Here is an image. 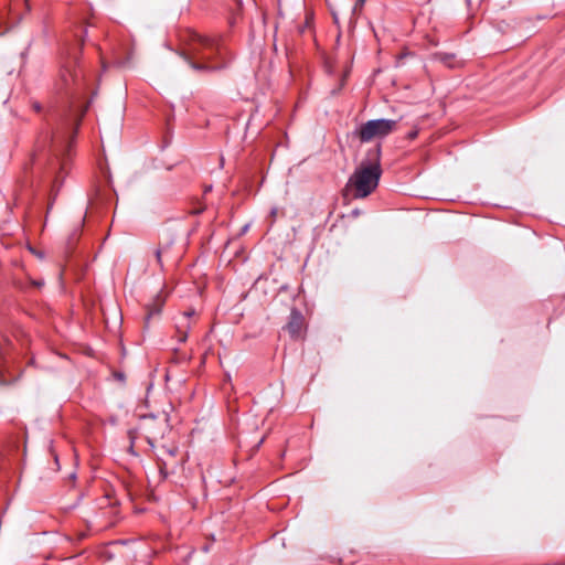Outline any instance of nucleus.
<instances>
[{"label": "nucleus", "instance_id": "5", "mask_svg": "<svg viewBox=\"0 0 565 565\" xmlns=\"http://www.w3.org/2000/svg\"><path fill=\"white\" fill-rule=\"evenodd\" d=\"M179 328H180V332H181V341H185L188 338V332H189L190 326H189V323H181Z\"/></svg>", "mask_w": 565, "mask_h": 565}, {"label": "nucleus", "instance_id": "3", "mask_svg": "<svg viewBox=\"0 0 565 565\" xmlns=\"http://www.w3.org/2000/svg\"><path fill=\"white\" fill-rule=\"evenodd\" d=\"M396 127V121L392 119H374L361 125L354 132L362 142H369L374 139H381L391 134Z\"/></svg>", "mask_w": 565, "mask_h": 565}, {"label": "nucleus", "instance_id": "7", "mask_svg": "<svg viewBox=\"0 0 565 565\" xmlns=\"http://www.w3.org/2000/svg\"><path fill=\"white\" fill-rule=\"evenodd\" d=\"M193 313H194L193 311L184 312V317H185V318H186V317H190V316H192Z\"/></svg>", "mask_w": 565, "mask_h": 565}, {"label": "nucleus", "instance_id": "1", "mask_svg": "<svg viewBox=\"0 0 565 565\" xmlns=\"http://www.w3.org/2000/svg\"><path fill=\"white\" fill-rule=\"evenodd\" d=\"M139 429L145 434L149 446L157 450L160 460L166 456H173L174 448L168 447L164 443L166 435L170 431L169 414L163 411L158 416H143Z\"/></svg>", "mask_w": 565, "mask_h": 565}, {"label": "nucleus", "instance_id": "10", "mask_svg": "<svg viewBox=\"0 0 565 565\" xmlns=\"http://www.w3.org/2000/svg\"><path fill=\"white\" fill-rule=\"evenodd\" d=\"M364 3V0H359V4L362 6Z\"/></svg>", "mask_w": 565, "mask_h": 565}, {"label": "nucleus", "instance_id": "2", "mask_svg": "<svg viewBox=\"0 0 565 565\" xmlns=\"http://www.w3.org/2000/svg\"><path fill=\"white\" fill-rule=\"evenodd\" d=\"M380 148L375 150V158L369 162H362L349 180V185L354 190L355 198H365L374 191L381 177Z\"/></svg>", "mask_w": 565, "mask_h": 565}, {"label": "nucleus", "instance_id": "8", "mask_svg": "<svg viewBox=\"0 0 565 565\" xmlns=\"http://www.w3.org/2000/svg\"><path fill=\"white\" fill-rule=\"evenodd\" d=\"M263 441H264V438H262V439L259 440V443H258L257 447H259V446H260V444H263Z\"/></svg>", "mask_w": 565, "mask_h": 565}, {"label": "nucleus", "instance_id": "9", "mask_svg": "<svg viewBox=\"0 0 565 565\" xmlns=\"http://www.w3.org/2000/svg\"><path fill=\"white\" fill-rule=\"evenodd\" d=\"M416 136V132H411V138H414Z\"/></svg>", "mask_w": 565, "mask_h": 565}, {"label": "nucleus", "instance_id": "4", "mask_svg": "<svg viewBox=\"0 0 565 565\" xmlns=\"http://www.w3.org/2000/svg\"><path fill=\"white\" fill-rule=\"evenodd\" d=\"M301 317L294 315L291 321L288 323L287 329L292 337H299L301 331Z\"/></svg>", "mask_w": 565, "mask_h": 565}, {"label": "nucleus", "instance_id": "6", "mask_svg": "<svg viewBox=\"0 0 565 565\" xmlns=\"http://www.w3.org/2000/svg\"><path fill=\"white\" fill-rule=\"evenodd\" d=\"M161 253H162V252H161V249H160V248H158V249L156 250V257H157V260H158V263H159L160 265H161Z\"/></svg>", "mask_w": 565, "mask_h": 565}]
</instances>
